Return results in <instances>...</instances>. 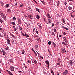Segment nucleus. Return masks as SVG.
<instances>
[{
	"label": "nucleus",
	"instance_id": "f257e3e1",
	"mask_svg": "<svg viewBox=\"0 0 75 75\" xmlns=\"http://www.w3.org/2000/svg\"><path fill=\"white\" fill-rule=\"evenodd\" d=\"M68 74H69L68 71L67 70H65L64 72H63V73L62 74V75H68Z\"/></svg>",
	"mask_w": 75,
	"mask_h": 75
},
{
	"label": "nucleus",
	"instance_id": "f03ea898",
	"mask_svg": "<svg viewBox=\"0 0 75 75\" xmlns=\"http://www.w3.org/2000/svg\"><path fill=\"white\" fill-rule=\"evenodd\" d=\"M61 51L62 53H65L66 52V51L64 48L61 49Z\"/></svg>",
	"mask_w": 75,
	"mask_h": 75
},
{
	"label": "nucleus",
	"instance_id": "7ed1b4c3",
	"mask_svg": "<svg viewBox=\"0 0 75 75\" xmlns=\"http://www.w3.org/2000/svg\"><path fill=\"white\" fill-rule=\"evenodd\" d=\"M1 16L3 18H6V17L5 16H4V15L2 13V12H1Z\"/></svg>",
	"mask_w": 75,
	"mask_h": 75
},
{
	"label": "nucleus",
	"instance_id": "20e7f679",
	"mask_svg": "<svg viewBox=\"0 0 75 75\" xmlns=\"http://www.w3.org/2000/svg\"><path fill=\"white\" fill-rule=\"evenodd\" d=\"M12 71H14V67L13 66H11L9 68Z\"/></svg>",
	"mask_w": 75,
	"mask_h": 75
},
{
	"label": "nucleus",
	"instance_id": "39448f33",
	"mask_svg": "<svg viewBox=\"0 0 75 75\" xmlns=\"http://www.w3.org/2000/svg\"><path fill=\"white\" fill-rule=\"evenodd\" d=\"M45 62L46 64H47L48 65L47 68H49L50 67V63H49V62L47 60V61H45Z\"/></svg>",
	"mask_w": 75,
	"mask_h": 75
},
{
	"label": "nucleus",
	"instance_id": "423d86ee",
	"mask_svg": "<svg viewBox=\"0 0 75 75\" xmlns=\"http://www.w3.org/2000/svg\"><path fill=\"white\" fill-rule=\"evenodd\" d=\"M6 71L8 72V73L10 75H13V73L11 72H10V71L6 70Z\"/></svg>",
	"mask_w": 75,
	"mask_h": 75
},
{
	"label": "nucleus",
	"instance_id": "0eeeda50",
	"mask_svg": "<svg viewBox=\"0 0 75 75\" xmlns=\"http://www.w3.org/2000/svg\"><path fill=\"white\" fill-rule=\"evenodd\" d=\"M63 38H64L65 42L67 43V42H68V40H67V38H65V37H64Z\"/></svg>",
	"mask_w": 75,
	"mask_h": 75
},
{
	"label": "nucleus",
	"instance_id": "6e6552de",
	"mask_svg": "<svg viewBox=\"0 0 75 75\" xmlns=\"http://www.w3.org/2000/svg\"><path fill=\"white\" fill-rule=\"evenodd\" d=\"M52 22V20H51V19H49L47 20V23H49L50 24V23H51Z\"/></svg>",
	"mask_w": 75,
	"mask_h": 75
},
{
	"label": "nucleus",
	"instance_id": "1a4fd4ad",
	"mask_svg": "<svg viewBox=\"0 0 75 75\" xmlns=\"http://www.w3.org/2000/svg\"><path fill=\"white\" fill-rule=\"evenodd\" d=\"M7 11L8 13H11V9H7Z\"/></svg>",
	"mask_w": 75,
	"mask_h": 75
},
{
	"label": "nucleus",
	"instance_id": "9d476101",
	"mask_svg": "<svg viewBox=\"0 0 75 75\" xmlns=\"http://www.w3.org/2000/svg\"><path fill=\"white\" fill-rule=\"evenodd\" d=\"M68 8L69 10H72V7L71 6H69L68 7Z\"/></svg>",
	"mask_w": 75,
	"mask_h": 75
},
{
	"label": "nucleus",
	"instance_id": "9b49d317",
	"mask_svg": "<svg viewBox=\"0 0 75 75\" xmlns=\"http://www.w3.org/2000/svg\"><path fill=\"white\" fill-rule=\"evenodd\" d=\"M36 11H38V12L39 13H41V11H40V9H39L38 8H36Z\"/></svg>",
	"mask_w": 75,
	"mask_h": 75
},
{
	"label": "nucleus",
	"instance_id": "f8f14e48",
	"mask_svg": "<svg viewBox=\"0 0 75 75\" xmlns=\"http://www.w3.org/2000/svg\"><path fill=\"white\" fill-rule=\"evenodd\" d=\"M7 42L8 44H10V40L9 39H8L7 40Z\"/></svg>",
	"mask_w": 75,
	"mask_h": 75
},
{
	"label": "nucleus",
	"instance_id": "ddd939ff",
	"mask_svg": "<svg viewBox=\"0 0 75 75\" xmlns=\"http://www.w3.org/2000/svg\"><path fill=\"white\" fill-rule=\"evenodd\" d=\"M28 17L30 18V19H32V18H33V16L31 15H29L28 16Z\"/></svg>",
	"mask_w": 75,
	"mask_h": 75
},
{
	"label": "nucleus",
	"instance_id": "4468645a",
	"mask_svg": "<svg viewBox=\"0 0 75 75\" xmlns=\"http://www.w3.org/2000/svg\"><path fill=\"white\" fill-rule=\"evenodd\" d=\"M0 3L1 5V6H2V7H3V6L4 5V3L2 1L0 2Z\"/></svg>",
	"mask_w": 75,
	"mask_h": 75
},
{
	"label": "nucleus",
	"instance_id": "2eb2a0df",
	"mask_svg": "<svg viewBox=\"0 0 75 75\" xmlns=\"http://www.w3.org/2000/svg\"><path fill=\"white\" fill-rule=\"evenodd\" d=\"M33 61L34 62V63L35 64H36V65H37V64H38V63H37V62L36 60L35 59L33 60Z\"/></svg>",
	"mask_w": 75,
	"mask_h": 75
},
{
	"label": "nucleus",
	"instance_id": "dca6fc26",
	"mask_svg": "<svg viewBox=\"0 0 75 75\" xmlns=\"http://www.w3.org/2000/svg\"><path fill=\"white\" fill-rule=\"evenodd\" d=\"M2 52L3 53V55H4L5 54H6V52H5V51H4V50H2Z\"/></svg>",
	"mask_w": 75,
	"mask_h": 75
},
{
	"label": "nucleus",
	"instance_id": "f3484780",
	"mask_svg": "<svg viewBox=\"0 0 75 75\" xmlns=\"http://www.w3.org/2000/svg\"><path fill=\"white\" fill-rule=\"evenodd\" d=\"M69 62L70 65H72V64H73V62H72V60H70Z\"/></svg>",
	"mask_w": 75,
	"mask_h": 75
},
{
	"label": "nucleus",
	"instance_id": "a211bd4d",
	"mask_svg": "<svg viewBox=\"0 0 75 75\" xmlns=\"http://www.w3.org/2000/svg\"><path fill=\"white\" fill-rule=\"evenodd\" d=\"M51 73L52 74V75H54V72L51 69Z\"/></svg>",
	"mask_w": 75,
	"mask_h": 75
},
{
	"label": "nucleus",
	"instance_id": "6ab92c4d",
	"mask_svg": "<svg viewBox=\"0 0 75 75\" xmlns=\"http://www.w3.org/2000/svg\"><path fill=\"white\" fill-rule=\"evenodd\" d=\"M36 17L38 19H39V18H40V17L38 15H37Z\"/></svg>",
	"mask_w": 75,
	"mask_h": 75
},
{
	"label": "nucleus",
	"instance_id": "aec40b11",
	"mask_svg": "<svg viewBox=\"0 0 75 75\" xmlns=\"http://www.w3.org/2000/svg\"><path fill=\"white\" fill-rule=\"evenodd\" d=\"M59 1H58L57 2V5L58 6H58H59Z\"/></svg>",
	"mask_w": 75,
	"mask_h": 75
},
{
	"label": "nucleus",
	"instance_id": "412c9836",
	"mask_svg": "<svg viewBox=\"0 0 75 75\" xmlns=\"http://www.w3.org/2000/svg\"><path fill=\"white\" fill-rule=\"evenodd\" d=\"M52 42L51 41H50L48 42V44L49 45H50L51 44Z\"/></svg>",
	"mask_w": 75,
	"mask_h": 75
},
{
	"label": "nucleus",
	"instance_id": "4be33fe9",
	"mask_svg": "<svg viewBox=\"0 0 75 75\" xmlns=\"http://www.w3.org/2000/svg\"><path fill=\"white\" fill-rule=\"evenodd\" d=\"M39 27H40V28H42V26H41V23H40L39 24Z\"/></svg>",
	"mask_w": 75,
	"mask_h": 75
},
{
	"label": "nucleus",
	"instance_id": "5701e85b",
	"mask_svg": "<svg viewBox=\"0 0 75 75\" xmlns=\"http://www.w3.org/2000/svg\"><path fill=\"white\" fill-rule=\"evenodd\" d=\"M53 45L54 47H55L56 46V45L55 44V43L54 42H53Z\"/></svg>",
	"mask_w": 75,
	"mask_h": 75
},
{
	"label": "nucleus",
	"instance_id": "b1692460",
	"mask_svg": "<svg viewBox=\"0 0 75 75\" xmlns=\"http://www.w3.org/2000/svg\"><path fill=\"white\" fill-rule=\"evenodd\" d=\"M25 36L26 37H29V35H28V34H26V33H25Z\"/></svg>",
	"mask_w": 75,
	"mask_h": 75
},
{
	"label": "nucleus",
	"instance_id": "393cba45",
	"mask_svg": "<svg viewBox=\"0 0 75 75\" xmlns=\"http://www.w3.org/2000/svg\"><path fill=\"white\" fill-rule=\"evenodd\" d=\"M10 5L8 4H6V7H9V6H9Z\"/></svg>",
	"mask_w": 75,
	"mask_h": 75
},
{
	"label": "nucleus",
	"instance_id": "a878e982",
	"mask_svg": "<svg viewBox=\"0 0 75 75\" xmlns=\"http://www.w3.org/2000/svg\"><path fill=\"white\" fill-rule=\"evenodd\" d=\"M10 62H11L12 63H13L14 62H13V59H11L10 60Z\"/></svg>",
	"mask_w": 75,
	"mask_h": 75
},
{
	"label": "nucleus",
	"instance_id": "bb28decb",
	"mask_svg": "<svg viewBox=\"0 0 75 75\" xmlns=\"http://www.w3.org/2000/svg\"><path fill=\"white\" fill-rule=\"evenodd\" d=\"M22 54H24V52H25V51H24V50H23L22 51Z\"/></svg>",
	"mask_w": 75,
	"mask_h": 75
},
{
	"label": "nucleus",
	"instance_id": "cd10ccee",
	"mask_svg": "<svg viewBox=\"0 0 75 75\" xmlns=\"http://www.w3.org/2000/svg\"><path fill=\"white\" fill-rule=\"evenodd\" d=\"M62 44H64V45H65H65H66V43L65 42H62Z\"/></svg>",
	"mask_w": 75,
	"mask_h": 75
},
{
	"label": "nucleus",
	"instance_id": "c85d7f7f",
	"mask_svg": "<svg viewBox=\"0 0 75 75\" xmlns=\"http://www.w3.org/2000/svg\"><path fill=\"white\" fill-rule=\"evenodd\" d=\"M11 24H13V25H16V24L15 23L13 22H12Z\"/></svg>",
	"mask_w": 75,
	"mask_h": 75
},
{
	"label": "nucleus",
	"instance_id": "c756f323",
	"mask_svg": "<svg viewBox=\"0 0 75 75\" xmlns=\"http://www.w3.org/2000/svg\"><path fill=\"white\" fill-rule=\"evenodd\" d=\"M47 17L48 18H51V16H50L49 15H47Z\"/></svg>",
	"mask_w": 75,
	"mask_h": 75
},
{
	"label": "nucleus",
	"instance_id": "7c9ffc66",
	"mask_svg": "<svg viewBox=\"0 0 75 75\" xmlns=\"http://www.w3.org/2000/svg\"><path fill=\"white\" fill-rule=\"evenodd\" d=\"M43 73L44 74H47V73H46V72H45V71H43Z\"/></svg>",
	"mask_w": 75,
	"mask_h": 75
},
{
	"label": "nucleus",
	"instance_id": "2f4dec72",
	"mask_svg": "<svg viewBox=\"0 0 75 75\" xmlns=\"http://www.w3.org/2000/svg\"><path fill=\"white\" fill-rule=\"evenodd\" d=\"M41 2L43 4H45V2L43 1H41Z\"/></svg>",
	"mask_w": 75,
	"mask_h": 75
},
{
	"label": "nucleus",
	"instance_id": "473e14b6",
	"mask_svg": "<svg viewBox=\"0 0 75 75\" xmlns=\"http://www.w3.org/2000/svg\"><path fill=\"white\" fill-rule=\"evenodd\" d=\"M0 22L1 23H3V21L1 19H0Z\"/></svg>",
	"mask_w": 75,
	"mask_h": 75
},
{
	"label": "nucleus",
	"instance_id": "72a5a7b5",
	"mask_svg": "<svg viewBox=\"0 0 75 75\" xmlns=\"http://www.w3.org/2000/svg\"><path fill=\"white\" fill-rule=\"evenodd\" d=\"M5 49L6 50H9V48L7 47L5 48Z\"/></svg>",
	"mask_w": 75,
	"mask_h": 75
},
{
	"label": "nucleus",
	"instance_id": "f704fd0d",
	"mask_svg": "<svg viewBox=\"0 0 75 75\" xmlns=\"http://www.w3.org/2000/svg\"><path fill=\"white\" fill-rule=\"evenodd\" d=\"M28 63H30V62H31V61H30V60H29L28 61Z\"/></svg>",
	"mask_w": 75,
	"mask_h": 75
},
{
	"label": "nucleus",
	"instance_id": "c9c22d12",
	"mask_svg": "<svg viewBox=\"0 0 75 75\" xmlns=\"http://www.w3.org/2000/svg\"><path fill=\"white\" fill-rule=\"evenodd\" d=\"M11 8H14V6H13V5H12L11 6Z\"/></svg>",
	"mask_w": 75,
	"mask_h": 75
},
{
	"label": "nucleus",
	"instance_id": "e433bc0d",
	"mask_svg": "<svg viewBox=\"0 0 75 75\" xmlns=\"http://www.w3.org/2000/svg\"><path fill=\"white\" fill-rule=\"evenodd\" d=\"M54 32H57V30H56V29L54 28Z\"/></svg>",
	"mask_w": 75,
	"mask_h": 75
},
{
	"label": "nucleus",
	"instance_id": "4c0bfd02",
	"mask_svg": "<svg viewBox=\"0 0 75 75\" xmlns=\"http://www.w3.org/2000/svg\"><path fill=\"white\" fill-rule=\"evenodd\" d=\"M71 16L72 17H73V18H74V17H75V16H74L72 15H71Z\"/></svg>",
	"mask_w": 75,
	"mask_h": 75
},
{
	"label": "nucleus",
	"instance_id": "58836bf2",
	"mask_svg": "<svg viewBox=\"0 0 75 75\" xmlns=\"http://www.w3.org/2000/svg\"><path fill=\"white\" fill-rule=\"evenodd\" d=\"M22 35L24 37V36H25V35L22 32Z\"/></svg>",
	"mask_w": 75,
	"mask_h": 75
},
{
	"label": "nucleus",
	"instance_id": "ea45409f",
	"mask_svg": "<svg viewBox=\"0 0 75 75\" xmlns=\"http://www.w3.org/2000/svg\"><path fill=\"white\" fill-rule=\"evenodd\" d=\"M52 35H55V34L54 33L52 32Z\"/></svg>",
	"mask_w": 75,
	"mask_h": 75
},
{
	"label": "nucleus",
	"instance_id": "a19ab883",
	"mask_svg": "<svg viewBox=\"0 0 75 75\" xmlns=\"http://www.w3.org/2000/svg\"><path fill=\"white\" fill-rule=\"evenodd\" d=\"M57 65H59V66L60 65V63H57Z\"/></svg>",
	"mask_w": 75,
	"mask_h": 75
},
{
	"label": "nucleus",
	"instance_id": "79ce46f5",
	"mask_svg": "<svg viewBox=\"0 0 75 75\" xmlns=\"http://www.w3.org/2000/svg\"><path fill=\"white\" fill-rule=\"evenodd\" d=\"M62 21L64 23H65V20H64L62 19Z\"/></svg>",
	"mask_w": 75,
	"mask_h": 75
},
{
	"label": "nucleus",
	"instance_id": "37998d69",
	"mask_svg": "<svg viewBox=\"0 0 75 75\" xmlns=\"http://www.w3.org/2000/svg\"><path fill=\"white\" fill-rule=\"evenodd\" d=\"M19 28L20 30H22V28H21V27H19Z\"/></svg>",
	"mask_w": 75,
	"mask_h": 75
},
{
	"label": "nucleus",
	"instance_id": "c03bdc74",
	"mask_svg": "<svg viewBox=\"0 0 75 75\" xmlns=\"http://www.w3.org/2000/svg\"><path fill=\"white\" fill-rule=\"evenodd\" d=\"M36 33H37V34H38V31H36Z\"/></svg>",
	"mask_w": 75,
	"mask_h": 75
},
{
	"label": "nucleus",
	"instance_id": "a18cd8bd",
	"mask_svg": "<svg viewBox=\"0 0 75 75\" xmlns=\"http://www.w3.org/2000/svg\"><path fill=\"white\" fill-rule=\"evenodd\" d=\"M35 47H36V48H38V45L35 46Z\"/></svg>",
	"mask_w": 75,
	"mask_h": 75
},
{
	"label": "nucleus",
	"instance_id": "49530a36",
	"mask_svg": "<svg viewBox=\"0 0 75 75\" xmlns=\"http://www.w3.org/2000/svg\"><path fill=\"white\" fill-rule=\"evenodd\" d=\"M18 22L19 23H21V20H20V19H18Z\"/></svg>",
	"mask_w": 75,
	"mask_h": 75
},
{
	"label": "nucleus",
	"instance_id": "de8ad7c7",
	"mask_svg": "<svg viewBox=\"0 0 75 75\" xmlns=\"http://www.w3.org/2000/svg\"><path fill=\"white\" fill-rule=\"evenodd\" d=\"M28 10H31V8L30 7H28Z\"/></svg>",
	"mask_w": 75,
	"mask_h": 75
},
{
	"label": "nucleus",
	"instance_id": "09e8293b",
	"mask_svg": "<svg viewBox=\"0 0 75 75\" xmlns=\"http://www.w3.org/2000/svg\"><path fill=\"white\" fill-rule=\"evenodd\" d=\"M32 51H33V52H34L35 51L34 50L33 48L32 49Z\"/></svg>",
	"mask_w": 75,
	"mask_h": 75
},
{
	"label": "nucleus",
	"instance_id": "8fccbe9b",
	"mask_svg": "<svg viewBox=\"0 0 75 75\" xmlns=\"http://www.w3.org/2000/svg\"><path fill=\"white\" fill-rule=\"evenodd\" d=\"M67 4V2H64V4L65 5H66Z\"/></svg>",
	"mask_w": 75,
	"mask_h": 75
},
{
	"label": "nucleus",
	"instance_id": "3c124183",
	"mask_svg": "<svg viewBox=\"0 0 75 75\" xmlns=\"http://www.w3.org/2000/svg\"><path fill=\"white\" fill-rule=\"evenodd\" d=\"M11 35L13 37V38H14V37H15V36H14V35H13V34H11Z\"/></svg>",
	"mask_w": 75,
	"mask_h": 75
},
{
	"label": "nucleus",
	"instance_id": "603ef678",
	"mask_svg": "<svg viewBox=\"0 0 75 75\" xmlns=\"http://www.w3.org/2000/svg\"><path fill=\"white\" fill-rule=\"evenodd\" d=\"M15 6H17V3H15Z\"/></svg>",
	"mask_w": 75,
	"mask_h": 75
},
{
	"label": "nucleus",
	"instance_id": "864d4df0",
	"mask_svg": "<svg viewBox=\"0 0 75 75\" xmlns=\"http://www.w3.org/2000/svg\"><path fill=\"white\" fill-rule=\"evenodd\" d=\"M62 37V35H59V37Z\"/></svg>",
	"mask_w": 75,
	"mask_h": 75
},
{
	"label": "nucleus",
	"instance_id": "5fc2aeb1",
	"mask_svg": "<svg viewBox=\"0 0 75 75\" xmlns=\"http://www.w3.org/2000/svg\"><path fill=\"white\" fill-rule=\"evenodd\" d=\"M54 24L52 23V26H53V27H54Z\"/></svg>",
	"mask_w": 75,
	"mask_h": 75
},
{
	"label": "nucleus",
	"instance_id": "6e6d98bb",
	"mask_svg": "<svg viewBox=\"0 0 75 75\" xmlns=\"http://www.w3.org/2000/svg\"><path fill=\"white\" fill-rule=\"evenodd\" d=\"M40 57V58L42 59H43V57Z\"/></svg>",
	"mask_w": 75,
	"mask_h": 75
},
{
	"label": "nucleus",
	"instance_id": "4d7b16f0",
	"mask_svg": "<svg viewBox=\"0 0 75 75\" xmlns=\"http://www.w3.org/2000/svg\"><path fill=\"white\" fill-rule=\"evenodd\" d=\"M4 36H5V37L6 36V33H4Z\"/></svg>",
	"mask_w": 75,
	"mask_h": 75
},
{
	"label": "nucleus",
	"instance_id": "13d9d810",
	"mask_svg": "<svg viewBox=\"0 0 75 75\" xmlns=\"http://www.w3.org/2000/svg\"><path fill=\"white\" fill-rule=\"evenodd\" d=\"M67 24L69 26V25H70V24H69V23H67Z\"/></svg>",
	"mask_w": 75,
	"mask_h": 75
},
{
	"label": "nucleus",
	"instance_id": "bf43d9fd",
	"mask_svg": "<svg viewBox=\"0 0 75 75\" xmlns=\"http://www.w3.org/2000/svg\"><path fill=\"white\" fill-rule=\"evenodd\" d=\"M65 30H68V28H65Z\"/></svg>",
	"mask_w": 75,
	"mask_h": 75
},
{
	"label": "nucleus",
	"instance_id": "052dcab7",
	"mask_svg": "<svg viewBox=\"0 0 75 75\" xmlns=\"http://www.w3.org/2000/svg\"><path fill=\"white\" fill-rule=\"evenodd\" d=\"M57 75H59V73H58V72H57Z\"/></svg>",
	"mask_w": 75,
	"mask_h": 75
},
{
	"label": "nucleus",
	"instance_id": "680f3d73",
	"mask_svg": "<svg viewBox=\"0 0 75 75\" xmlns=\"http://www.w3.org/2000/svg\"><path fill=\"white\" fill-rule=\"evenodd\" d=\"M16 30H17V29H16V28H14V30L15 31H16Z\"/></svg>",
	"mask_w": 75,
	"mask_h": 75
},
{
	"label": "nucleus",
	"instance_id": "e2e57ef3",
	"mask_svg": "<svg viewBox=\"0 0 75 75\" xmlns=\"http://www.w3.org/2000/svg\"><path fill=\"white\" fill-rule=\"evenodd\" d=\"M64 35H66V33L65 32H64V33H63Z\"/></svg>",
	"mask_w": 75,
	"mask_h": 75
},
{
	"label": "nucleus",
	"instance_id": "0e129e2a",
	"mask_svg": "<svg viewBox=\"0 0 75 75\" xmlns=\"http://www.w3.org/2000/svg\"><path fill=\"white\" fill-rule=\"evenodd\" d=\"M62 28H64V29H65V27H64V26H62Z\"/></svg>",
	"mask_w": 75,
	"mask_h": 75
},
{
	"label": "nucleus",
	"instance_id": "69168bd1",
	"mask_svg": "<svg viewBox=\"0 0 75 75\" xmlns=\"http://www.w3.org/2000/svg\"><path fill=\"white\" fill-rule=\"evenodd\" d=\"M35 28H34L33 29V32H34V31H35Z\"/></svg>",
	"mask_w": 75,
	"mask_h": 75
},
{
	"label": "nucleus",
	"instance_id": "338daca9",
	"mask_svg": "<svg viewBox=\"0 0 75 75\" xmlns=\"http://www.w3.org/2000/svg\"><path fill=\"white\" fill-rule=\"evenodd\" d=\"M23 5H21L20 7H23Z\"/></svg>",
	"mask_w": 75,
	"mask_h": 75
},
{
	"label": "nucleus",
	"instance_id": "774afa93",
	"mask_svg": "<svg viewBox=\"0 0 75 75\" xmlns=\"http://www.w3.org/2000/svg\"><path fill=\"white\" fill-rule=\"evenodd\" d=\"M0 37H2V35H1V33H0Z\"/></svg>",
	"mask_w": 75,
	"mask_h": 75
}]
</instances>
